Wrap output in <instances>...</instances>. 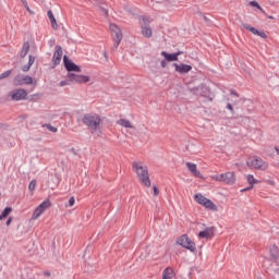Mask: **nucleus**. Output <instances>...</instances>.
Returning <instances> with one entry per match:
<instances>
[{
  "label": "nucleus",
  "instance_id": "f257e3e1",
  "mask_svg": "<svg viewBox=\"0 0 279 279\" xmlns=\"http://www.w3.org/2000/svg\"><path fill=\"white\" fill-rule=\"evenodd\" d=\"M82 123L85 124L90 134L101 136V117L97 113H85L82 118Z\"/></svg>",
  "mask_w": 279,
  "mask_h": 279
},
{
  "label": "nucleus",
  "instance_id": "f03ea898",
  "mask_svg": "<svg viewBox=\"0 0 279 279\" xmlns=\"http://www.w3.org/2000/svg\"><path fill=\"white\" fill-rule=\"evenodd\" d=\"M132 168L140 182L149 189V186H151V180L149 179V170L147 169V166H143L141 161H134Z\"/></svg>",
  "mask_w": 279,
  "mask_h": 279
},
{
  "label": "nucleus",
  "instance_id": "7ed1b4c3",
  "mask_svg": "<svg viewBox=\"0 0 279 279\" xmlns=\"http://www.w3.org/2000/svg\"><path fill=\"white\" fill-rule=\"evenodd\" d=\"M246 167L255 169L256 171H267L269 169V162L265 161L259 156H253L246 160Z\"/></svg>",
  "mask_w": 279,
  "mask_h": 279
},
{
  "label": "nucleus",
  "instance_id": "20e7f679",
  "mask_svg": "<svg viewBox=\"0 0 279 279\" xmlns=\"http://www.w3.org/2000/svg\"><path fill=\"white\" fill-rule=\"evenodd\" d=\"M194 199L197 204H199L201 206H204V208H207L208 210H213V213H217V210H218L217 205H215V203H213V201L208 199L204 195L195 194Z\"/></svg>",
  "mask_w": 279,
  "mask_h": 279
},
{
  "label": "nucleus",
  "instance_id": "39448f33",
  "mask_svg": "<svg viewBox=\"0 0 279 279\" xmlns=\"http://www.w3.org/2000/svg\"><path fill=\"white\" fill-rule=\"evenodd\" d=\"M109 29L111 32V36L114 40L113 49H119V46L121 45V40H123V33L121 32V28L117 24H110Z\"/></svg>",
  "mask_w": 279,
  "mask_h": 279
},
{
  "label": "nucleus",
  "instance_id": "423d86ee",
  "mask_svg": "<svg viewBox=\"0 0 279 279\" xmlns=\"http://www.w3.org/2000/svg\"><path fill=\"white\" fill-rule=\"evenodd\" d=\"M178 245H181V247H184L185 250H189L190 252H197V246L195 245V242H193V240H191V238H189L187 234H183L181 235L178 240H177Z\"/></svg>",
  "mask_w": 279,
  "mask_h": 279
},
{
  "label": "nucleus",
  "instance_id": "0eeeda50",
  "mask_svg": "<svg viewBox=\"0 0 279 279\" xmlns=\"http://www.w3.org/2000/svg\"><path fill=\"white\" fill-rule=\"evenodd\" d=\"M68 80L74 84H88L90 82V76L75 74L73 72L68 73Z\"/></svg>",
  "mask_w": 279,
  "mask_h": 279
},
{
  "label": "nucleus",
  "instance_id": "6e6552de",
  "mask_svg": "<svg viewBox=\"0 0 279 279\" xmlns=\"http://www.w3.org/2000/svg\"><path fill=\"white\" fill-rule=\"evenodd\" d=\"M63 64H64V69L69 72V73H82V68H80V65L75 64L73 61H71V59H69L66 56L63 57Z\"/></svg>",
  "mask_w": 279,
  "mask_h": 279
},
{
  "label": "nucleus",
  "instance_id": "1a4fd4ad",
  "mask_svg": "<svg viewBox=\"0 0 279 279\" xmlns=\"http://www.w3.org/2000/svg\"><path fill=\"white\" fill-rule=\"evenodd\" d=\"M10 95L12 101H23V99H27V92L23 88L12 90Z\"/></svg>",
  "mask_w": 279,
  "mask_h": 279
},
{
  "label": "nucleus",
  "instance_id": "9d476101",
  "mask_svg": "<svg viewBox=\"0 0 279 279\" xmlns=\"http://www.w3.org/2000/svg\"><path fill=\"white\" fill-rule=\"evenodd\" d=\"M218 182H225L226 184H234L236 182V177L234 172L222 173L217 178Z\"/></svg>",
  "mask_w": 279,
  "mask_h": 279
},
{
  "label": "nucleus",
  "instance_id": "9b49d317",
  "mask_svg": "<svg viewBox=\"0 0 279 279\" xmlns=\"http://www.w3.org/2000/svg\"><path fill=\"white\" fill-rule=\"evenodd\" d=\"M144 24H142V36L145 38H151L154 35V32L151 31V27H149V20L147 17H143Z\"/></svg>",
  "mask_w": 279,
  "mask_h": 279
},
{
  "label": "nucleus",
  "instance_id": "f8f14e48",
  "mask_svg": "<svg viewBox=\"0 0 279 279\" xmlns=\"http://www.w3.org/2000/svg\"><path fill=\"white\" fill-rule=\"evenodd\" d=\"M242 27H244V29H246L247 32H251V34H254V36H259V38H267V33H265V31H258L247 23H243Z\"/></svg>",
  "mask_w": 279,
  "mask_h": 279
},
{
  "label": "nucleus",
  "instance_id": "ddd939ff",
  "mask_svg": "<svg viewBox=\"0 0 279 279\" xmlns=\"http://www.w3.org/2000/svg\"><path fill=\"white\" fill-rule=\"evenodd\" d=\"M174 70L177 73H180L181 75H184L186 73H190V71H193V66L186 63H173Z\"/></svg>",
  "mask_w": 279,
  "mask_h": 279
},
{
  "label": "nucleus",
  "instance_id": "4468645a",
  "mask_svg": "<svg viewBox=\"0 0 279 279\" xmlns=\"http://www.w3.org/2000/svg\"><path fill=\"white\" fill-rule=\"evenodd\" d=\"M199 239H207L210 240L215 236V227H207L204 231H199L198 233Z\"/></svg>",
  "mask_w": 279,
  "mask_h": 279
},
{
  "label": "nucleus",
  "instance_id": "2eb2a0df",
  "mask_svg": "<svg viewBox=\"0 0 279 279\" xmlns=\"http://www.w3.org/2000/svg\"><path fill=\"white\" fill-rule=\"evenodd\" d=\"M52 62L54 66H58L60 62H62V47L61 46H56L54 48V53L52 57Z\"/></svg>",
  "mask_w": 279,
  "mask_h": 279
},
{
  "label": "nucleus",
  "instance_id": "dca6fc26",
  "mask_svg": "<svg viewBox=\"0 0 279 279\" xmlns=\"http://www.w3.org/2000/svg\"><path fill=\"white\" fill-rule=\"evenodd\" d=\"M161 56L167 60V62H178V57L182 56V51L169 53L167 51H161Z\"/></svg>",
  "mask_w": 279,
  "mask_h": 279
},
{
  "label": "nucleus",
  "instance_id": "f3484780",
  "mask_svg": "<svg viewBox=\"0 0 279 279\" xmlns=\"http://www.w3.org/2000/svg\"><path fill=\"white\" fill-rule=\"evenodd\" d=\"M246 180H247L250 186L241 190L242 193L252 191V189H254V184H258V180H256L253 174H247Z\"/></svg>",
  "mask_w": 279,
  "mask_h": 279
},
{
  "label": "nucleus",
  "instance_id": "a211bd4d",
  "mask_svg": "<svg viewBox=\"0 0 279 279\" xmlns=\"http://www.w3.org/2000/svg\"><path fill=\"white\" fill-rule=\"evenodd\" d=\"M189 171H191V173H193V175H195V178H202V172H199L197 170V165L193 163V162H186L185 163Z\"/></svg>",
  "mask_w": 279,
  "mask_h": 279
},
{
  "label": "nucleus",
  "instance_id": "6ab92c4d",
  "mask_svg": "<svg viewBox=\"0 0 279 279\" xmlns=\"http://www.w3.org/2000/svg\"><path fill=\"white\" fill-rule=\"evenodd\" d=\"M270 256L274 258L275 263H279V250L276 244L270 246Z\"/></svg>",
  "mask_w": 279,
  "mask_h": 279
},
{
  "label": "nucleus",
  "instance_id": "aec40b11",
  "mask_svg": "<svg viewBox=\"0 0 279 279\" xmlns=\"http://www.w3.org/2000/svg\"><path fill=\"white\" fill-rule=\"evenodd\" d=\"M175 277V271H173V268L171 267H167L163 271H162V279H171Z\"/></svg>",
  "mask_w": 279,
  "mask_h": 279
},
{
  "label": "nucleus",
  "instance_id": "412c9836",
  "mask_svg": "<svg viewBox=\"0 0 279 279\" xmlns=\"http://www.w3.org/2000/svg\"><path fill=\"white\" fill-rule=\"evenodd\" d=\"M48 19L51 23V27L52 29H58V22L56 21V17L53 16V12H51V10H49L47 12Z\"/></svg>",
  "mask_w": 279,
  "mask_h": 279
},
{
  "label": "nucleus",
  "instance_id": "4be33fe9",
  "mask_svg": "<svg viewBox=\"0 0 279 279\" xmlns=\"http://www.w3.org/2000/svg\"><path fill=\"white\" fill-rule=\"evenodd\" d=\"M27 53H29V41H25L23 44L20 56H21V58H25V56H27Z\"/></svg>",
  "mask_w": 279,
  "mask_h": 279
},
{
  "label": "nucleus",
  "instance_id": "5701e85b",
  "mask_svg": "<svg viewBox=\"0 0 279 279\" xmlns=\"http://www.w3.org/2000/svg\"><path fill=\"white\" fill-rule=\"evenodd\" d=\"M118 123H119V125H122V128H129V129H131V130H132V128H134V126L132 125V123L130 122V120H126V119H120V120L118 121Z\"/></svg>",
  "mask_w": 279,
  "mask_h": 279
},
{
  "label": "nucleus",
  "instance_id": "b1692460",
  "mask_svg": "<svg viewBox=\"0 0 279 279\" xmlns=\"http://www.w3.org/2000/svg\"><path fill=\"white\" fill-rule=\"evenodd\" d=\"M13 84H14V86H23V75L17 74V75L13 78Z\"/></svg>",
  "mask_w": 279,
  "mask_h": 279
},
{
  "label": "nucleus",
  "instance_id": "393cba45",
  "mask_svg": "<svg viewBox=\"0 0 279 279\" xmlns=\"http://www.w3.org/2000/svg\"><path fill=\"white\" fill-rule=\"evenodd\" d=\"M44 209L40 208V205L34 210L32 219H38V217H40V215H43Z\"/></svg>",
  "mask_w": 279,
  "mask_h": 279
},
{
  "label": "nucleus",
  "instance_id": "a878e982",
  "mask_svg": "<svg viewBox=\"0 0 279 279\" xmlns=\"http://www.w3.org/2000/svg\"><path fill=\"white\" fill-rule=\"evenodd\" d=\"M39 207H40L41 210H44V213H45V210H47V208H51V201H49V199L44 201V202L39 205Z\"/></svg>",
  "mask_w": 279,
  "mask_h": 279
},
{
  "label": "nucleus",
  "instance_id": "bb28decb",
  "mask_svg": "<svg viewBox=\"0 0 279 279\" xmlns=\"http://www.w3.org/2000/svg\"><path fill=\"white\" fill-rule=\"evenodd\" d=\"M10 213H12V207H5L2 214L0 215V221H2V219H5V217H8Z\"/></svg>",
  "mask_w": 279,
  "mask_h": 279
},
{
  "label": "nucleus",
  "instance_id": "cd10ccee",
  "mask_svg": "<svg viewBox=\"0 0 279 279\" xmlns=\"http://www.w3.org/2000/svg\"><path fill=\"white\" fill-rule=\"evenodd\" d=\"M23 84H27V85L34 84V78H32V76L29 75H25L23 76Z\"/></svg>",
  "mask_w": 279,
  "mask_h": 279
},
{
  "label": "nucleus",
  "instance_id": "c85d7f7f",
  "mask_svg": "<svg viewBox=\"0 0 279 279\" xmlns=\"http://www.w3.org/2000/svg\"><path fill=\"white\" fill-rule=\"evenodd\" d=\"M10 75H12V70H8L0 74V80H5V77H10Z\"/></svg>",
  "mask_w": 279,
  "mask_h": 279
},
{
  "label": "nucleus",
  "instance_id": "c756f323",
  "mask_svg": "<svg viewBox=\"0 0 279 279\" xmlns=\"http://www.w3.org/2000/svg\"><path fill=\"white\" fill-rule=\"evenodd\" d=\"M43 97V94H34L29 96V101H36Z\"/></svg>",
  "mask_w": 279,
  "mask_h": 279
},
{
  "label": "nucleus",
  "instance_id": "7c9ffc66",
  "mask_svg": "<svg viewBox=\"0 0 279 279\" xmlns=\"http://www.w3.org/2000/svg\"><path fill=\"white\" fill-rule=\"evenodd\" d=\"M44 128H47V130H49V132H58V128L51 125V124H44Z\"/></svg>",
  "mask_w": 279,
  "mask_h": 279
},
{
  "label": "nucleus",
  "instance_id": "2f4dec72",
  "mask_svg": "<svg viewBox=\"0 0 279 279\" xmlns=\"http://www.w3.org/2000/svg\"><path fill=\"white\" fill-rule=\"evenodd\" d=\"M250 5H252V8H257V10H260V12H263V7H260V4H258L256 1H251Z\"/></svg>",
  "mask_w": 279,
  "mask_h": 279
},
{
  "label": "nucleus",
  "instance_id": "473e14b6",
  "mask_svg": "<svg viewBox=\"0 0 279 279\" xmlns=\"http://www.w3.org/2000/svg\"><path fill=\"white\" fill-rule=\"evenodd\" d=\"M28 190L29 191H35L36 190V180H32L28 184Z\"/></svg>",
  "mask_w": 279,
  "mask_h": 279
},
{
  "label": "nucleus",
  "instance_id": "72a5a7b5",
  "mask_svg": "<svg viewBox=\"0 0 279 279\" xmlns=\"http://www.w3.org/2000/svg\"><path fill=\"white\" fill-rule=\"evenodd\" d=\"M34 62H36V57L29 56V57H28V63H27V65H28V66H32V64H34Z\"/></svg>",
  "mask_w": 279,
  "mask_h": 279
},
{
  "label": "nucleus",
  "instance_id": "f704fd0d",
  "mask_svg": "<svg viewBox=\"0 0 279 279\" xmlns=\"http://www.w3.org/2000/svg\"><path fill=\"white\" fill-rule=\"evenodd\" d=\"M153 191H154L155 197H158L160 195V190L158 189V186L154 185Z\"/></svg>",
  "mask_w": 279,
  "mask_h": 279
},
{
  "label": "nucleus",
  "instance_id": "c9c22d12",
  "mask_svg": "<svg viewBox=\"0 0 279 279\" xmlns=\"http://www.w3.org/2000/svg\"><path fill=\"white\" fill-rule=\"evenodd\" d=\"M71 84V81H70V78L68 80V81H61L60 83H59V86H69Z\"/></svg>",
  "mask_w": 279,
  "mask_h": 279
},
{
  "label": "nucleus",
  "instance_id": "e433bc0d",
  "mask_svg": "<svg viewBox=\"0 0 279 279\" xmlns=\"http://www.w3.org/2000/svg\"><path fill=\"white\" fill-rule=\"evenodd\" d=\"M227 110H230L231 114H234V107H232V104H227Z\"/></svg>",
  "mask_w": 279,
  "mask_h": 279
},
{
  "label": "nucleus",
  "instance_id": "4c0bfd02",
  "mask_svg": "<svg viewBox=\"0 0 279 279\" xmlns=\"http://www.w3.org/2000/svg\"><path fill=\"white\" fill-rule=\"evenodd\" d=\"M198 14H199V16H202V19L205 21V23H209L210 22V20L207 16H205L204 13L198 12Z\"/></svg>",
  "mask_w": 279,
  "mask_h": 279
},
{
  "label": "nucleus",
  "instance_id": "58836bf2",
  "mask_svg": "<svg viewBox=\"0 0 279 279\" xmlns=\"http://www.w3.org/2000/svg\"><path fill=\"white\" fill-rule=\"evenodd\" d=\"M69 206L70 207H73V206H75V197H70V199H69Z\"/></svg>",
  "mask_w": 279,
  "mask_h": 279
},
{
  "label": "nucleus",
  "instance_id": "ea45409f",
  "mask_svg": "<svg viewBox=\"0 0 279 279\" xmlns=\"http://www.w3.org/2000/svg\"><path fill=\"white\" fill-rule=\"evenodd\" d=\"M167 59H163L161 62H160V66L161 69H167Z\"/></svg>",
  "mask_w": 279,
  "mask_h": 279
},
{
  "label": "nucleus",
  "instance_id": "a19ab883",
  "mask_svg": "<svg viewBox=\"0 0 279 279\" xmlns=\"http://www.w3.org/2000/svg\"><path fill=\"white\" fill-rule=\"evenodd\" d=\"M29 69H32V66L28 65V64H26V65H24V66L22 68V71H23L24 73H27V71H29Z\"/></svg>",
  "mask_w": 279,
  "mask_h": 279
},
{
  "label": "nucleus",
  "instance_id": "79ce46f5",
  "mask_svg": "<svg viewBox=\"0 0 279 279\" xmlns=\"http://www.w3.org/2000/svg\"><path fill=\"white\" fill-rule=\"evenodd\" d=\"M100 10H101L102 14H105L106 16H108V11H107L106 8L100 7Z\"/></svg>",
  "mask_w": 279,
  "mask_h": 279
},
{
  "label": "nucleus",
  "instance_id": "37998d69",
  "mask_svg": "<svg viewBox=\"0 0 279 279\" xmlns=\"http://www.w3.org/2000/svg\"><path fill=\"white\" fill-rule=\"evenodd\" d=\"M22 1V3H23V5H24V8L26 9V8H29V4H27V0H21Z\"/></svg>",
  "mask_w": 279,
  "mask_h": 279
},
{
  "label": "nucleus",
  "instance_id": "c03bdc74",
  "mask_svg": "<svg viewBox=\"0 0 279 279\" xmlns=\"http://www.w3.org/2000/svg\"><path fill=\"white\" fill-rule=\"evenodd\" d=\"M231 95H234V97H239V93H236V90L231 89Z\"/></svg>",
  "mask_w": 279,
  "mask_h": 279
},
{
  "label": "nucleus",
  "instance_id": "a18cd8bd",
  "mask_svg": "<svg viewBox=\"0 0 279 279\" xmlns=\"http://www.w3.org/2000/svg\"><path fill=\"white\" fill-rule=\"evenodd\" d=\"M12 223V217H9L7 220V226H10Z\"/></svg>",
  "mask_w": 279,
  "mask_h": 279
},
{
  "label": "nucleus",
  "instance_id": "49530a36",
  "mask_svg": "<svg viewBox=\"0 0 279 279\" xmlns=\"http://www.w3.org/2000/svg\"><path fill=\"white\" fill-rule=\"evenodd\" d=\"M44 276H46L47 278L51 277V272L49 271H44Z\"/></svg>",
  "mask_w": 279,
  "mask_h": 279
},
{
  "label": "nucleus",
  "instance_id": "de8ad7c7",
  "mask_svg": "<svg viewBox=\"0 0 279 279\" xmlns=\"http://www.w3.org/2000/svg\"><path fill=\"white\" fill-rule=\"evenodd\" d=\"M25 10H27L29 12V14H34V11L32 9H29V7H27Z\"/></svg>",
  "mask_w": 279,
  "mask_h": 279
},
{
  "label": "nucleus",
  "instance_id": "09e8293b",
  "mask_svg": "<svg viewBox=\"0 0 279 279\" xmlns=\"http://www.w3.org/2000/svg\"><path fill=\"white\" fill-rule=\"evenodd\" d=\"M104 56H105L106 60H108V52L107 51H104Z\"/></svg>",
  "mask_w": 279,
  "mask_h": 279
},
{
  "label": "nucleus",
  "instance_id": "8fccbe9b",
  "mask_svg": "<svg viewBox=\"0 0 279 279\" xmlns=\"http://www.w3.org/2000/svg\"><path fill=\"white\" fill-rule=\"evenodd\" d=\"M275 149H276L277 156H279V148L275 147Z\"/></svg>",
  "mask_w": 279,
  "mask_h": 279
},
{
  "label": "nucleus",
  "instance_id": "3c124183",
  "mask_svg": "<svg viewBox=\"0 0 279 279\" xmlns=\"http://www.w3.org/2000/svg\"><path fill=\"white\" fill-rule=\"evenodd\" d=\"M268 19H274V16L270 15V16H268Z\"/></svg>",
  "mask_w": 279,
  "mask_h": 279
}]
</instances>
